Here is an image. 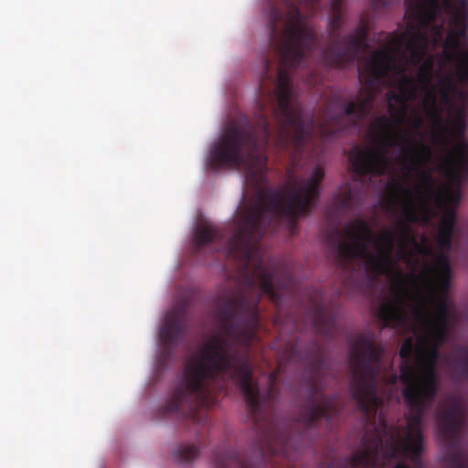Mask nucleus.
Masks as SVG:
<instances>
[{"mask_svg":"<svg viewBox=\"0 0 468 468\" xmlns=\"http://www.w3.org/2000/svg\"><path fill=\"white\" fill-rule=\"evenodd\" d=\"M440 14L434 17L432 25L443 21L442 50L431 54L438 47L429 45L427 53L419 68L432 73H442L447 64L454 63V78L462 88H468V1L437 0ZM415 0H405L406 16L410 21V8Z\"/></svg>","mask_w":468,"mask_h":468,"instance_id":"0eeeda50","label":"nucleus"},{"mask_svg":"<svg viewBox=\"0 0 468 468\" xmlns=\"http://www.w3.org/2000/svg\"><path fill=\"white\" fill-rule=\"evenodd\" d=\"M436 418L447 468H468V442L463 435L468 425V399L461 394L446 395L444 403L436 410Z\"/></svg>","mask_w":468,"mask_h":468,"instance_id":"6e6552de","label":"nucleus"},{"mask_svg":"<svg viewBox=\"0 0 468 468\" xmlns=\"http://www.w3.org/2000/svg\"><path fill=\"white\" fill-rule=\"evenodd\" d=\"M288 180L283 187H320L324 176V170L321 165H316L309 178L298 181L292 169L288 170Z\"/></svg>","mask_w":468,"mask_h":468,"instance_id":"2eb2a0df","label":"nucleus"},{"mask_svg":"<svg viewBox=\"0 0 468 468\" xmlns=\"http://www.w3.org/2000/svg\"><path fill=\"white\" fill-rule=\"evenodd\" d=\"M440 14L434 17L432 25L443 21L442 50L431 54L438 47L429 45L427 53L419 68L432 73H442L447 64L454 63V78L462 88H468V1L437 0ZM415 0H405L406 16L410 21V8Z\"/></svg>","mask_w":468,"mask_h":468,"instance_id":"423d86ee","label":"nucleus"},{"mask_svg":"<svg viewBox=\"0 0 468 468\" xmlns=\"http://www.w3.org/2000/svg\"><path fill=\"white\" fill-rule=\"evenodd\" d=\"M440 8L437 0H415L405 32L388 34L387 48L376 50L358 66L362 88L356 101L344 103L342 112L337 113L332 109L333 101L329 102L324 120L319 124L323 136L346 130V119H352L350 125L356 126L369 115L378 93L388 85L397 86V90L387 93V100L388 112L399 126L408 116L409 103L423 91L422 109L441 143L448 144L450 136L465 133L468 88L460 87L452 72L432 73L419 68L417 76L408 73L422 61L430 44L441 47L443 21L432 25Z\"/></svg>","mask_w":468,"mask_h":468,"instance_id":"f257e3e1","label":"nucleus"},{"mask_svg":"<svg viewBox=\"0 0 468 468\" xmlns=\"http://www.w3.org/2000/svg\"><path fill=\"white\" fill-rule=\"evenodd\" d=\"M279 319H280L279 317H277V318L275 319V324H278V323H279Z\"/></svg>","mask_w":468,"mask_h":468,"instance_id":"4be33fe9","label":"nucleus"},{"mask_svg":"<svg viewBox=\"0 0 468 468\" xmlns=\"http://www.w3.org/2000/svg\"><path fill=\"white\" fill-rule=\"evenodd\" d=\"M308 318L316 334L327 338H333L335 336L337 329L336 317L335 314L327 308L325 303L318 293L311 299Z\"/></svg>","mask_w":468,"mask_h":468,"instance_id":"f8f14e48","label":"nucleus"},{"mask_svg":"<svg viewBox=\"0 0 468 468\" xmlns=\"http://www.w3.org/2000/svg\"><path fill=\"white\" fill-rule=\"evenodd\" d=\"M456 205H446L443 207H434V215L436 210L441 211V220L438 230L437 244L440 248L438 254L449 255V251L452 247V238L456 228Z\"/></svg>","mask_w":468,"mask_h":468,"instance_id":"ddd939ff","label":"nucleus"},{"mask_svg":"<svg viewBox=\"0 0 468 468\" xmlns=\"http://www.w3.org/2000/svg\"><path fill=\"white\" fill-rule=\"evenodd\" d=\"M419 263L418 259H414V265H417Z\"/></svg>","mask_w":468,"mask_h":468,"instance_id":"412c9836","label":"nucleus"},{"mask_svg":"<svg viewBox=\"0 0 468 468\" xmlns=\"http://www.w3.org/2000/svg\"><path fill=\"white\" fill-rule=\"evenodd\" d=\"M392 123L386 115L376 118L370 126V133L375 148L352 147L349 160L356 176L366 178L384 176L391 171V160L388 156L393 147H399V163L409 174L417 172L418 184L414 192L399 179L392 178L388 187L401 204L403 218L410 222L421 221L428 224L434 215V207L446 205H457L461 199V188L468 180V141L462 136H450L448 144H441L433 129V138L441 145L448 147L452 139L458 142L439 158L436 170L441 172L449 184L456 188L452 190L438 185L431 169L427 165L433 158V150L424 143L417 144L402 129H398L396 140L391 134Z\"/></svg>","mask_w":468,"mask_h":468,"instance_id":"f03ea898","label":"nucleus"},{"mask_svg":"<svg viewBox=\"0 0 468 468\" xmlns=\"http://www.w3.org/2000/svg\"><path fill=\"white\" fill-rule=\"evenodd\" d=\"M376 8L386 7L390 4V0H372Z\"/></svg>","mask_w":468,"mask_h":468,"instance_id":"aec40b11","label":"nucleus"},{"mask_svg":"<svg viewBox=\"0 0 468 468\" xmlns=\"http://www.w3.org/2000/svg\"><path fill=\"white\" fill-rule=\"evenodd\" d=\"M446 362L454 380L468 379V346H455L446 356Z\"/></svg>","mask_w":468,"mask_h":468,"instance_id":"4468645a","label":"nucleus"},{"mask_svg":"<svg viewBox=\"0 0 468 468\" xmlns=\"http://www.w3.org/2000/svg\"><path fill=\"white\" fill-rule=\"evenodd\" d=\"M452 267L449 255L437 254L435 265L424 262L422 270L407 274L397 273L390 294L381 303L378 316L384 327H408L415 307L422 302L431 313L432 320L454 323L455 305L448 297Z\"/></svg>","mask_w":468,"mask_h":468,"instance_id":"20e7f679","label":"nucleus"},{"mask_svg":"<svg viewBox=\"0 0 468 468\" xmlns=\"http://www.w3.org/2000/svg\"><path fill=\"white\" fill-rule=\"evenodd\" d=\"M412 317L418 331L416 343L412 337L403 341L399 350V376L392 373L388 382L391 385H396L399 379L404 382L403 375L407 373L410 383L439 390L437 363L441 346L449 340L454 323L432 320L424 302L415 307V316Z\"/></svg>","mask_w":468,"mask_h":468,"instance_id":"39448f33","label":"nucleus"},{"mask_svg":"<svg viewBox=\"0 0 468 468\" xmlns=\"http://www.w3.org/2000/svg\"><path fill=\"white\" fill-rule=\"evenodd\" d=\"M186 305L180 303L170 310L165 322L160 329L159 361L165 364L175 356L174 348L184 337L187 329Z\"/></svg>","mask_w":468,"mask_h":468,"instance_id":"9d476101","label":"nucleus"},{"mask_svg":"<svg viewBox=\"0 0 468 468\" xmlns=\"http://www.w3.org/2000/svg\"><path fill=\"white\" fill-rule=\"evenodd\" d=\"M411 222L404 219L397 223V230L387 228L379 235L373 232L368 221L356 218L343 229L331 228L324 239L337 267L349 277H353L356 265L374 277L395 276L397 282L398 264L400 261H411L408 247L410 243L420 255H433V248L428 237L421 235L419 242L410 227Z\"/></svg>","mask_w":468,"mask_h":468,"instance_id":"7ed1b4c3","label":"nucleus"},{"mask_svg":"<svg viewBox=\"0 0 468 468\" xmlns=\"http://www.w3.org/2000/svg\"><path fill=\"white\" fill-rule=\"evenodd\" d=\"M335 203L338 209L346 211L352 208L354 204V196L350 189L344 193H339L335 197Z\"/></svg>","mask_w":468,"mask_h":468,"instance_id":"6ab92c4d","label":"nucleus"},{"mask_svg":"<svg viewBox=\"0 0 468 468\" xmlns=\"http://www.w3.org/2000/svg\"><path fill=\"white\" fill-rule=\"evenodd\" d=\"M389 115H391V114L389 113ZM388 118L389 119V121H390V122H391V123H392V128H391V131H390V132H391V134H392V136H393V138H394L395 140H396V138H397V132H398V129H399V128H400V129H402L403 131H405V132L409 134L410 138H411V139L415 140V142H416L417 144H420V142H418V141H417V136H420L421 138L423 137V134H422V133H421V132H420V131H421V128H422V125H423V120H422V118H421V116H420V114H416V115H414V117H412V118L410 119V125H411L412 131H413V132H414V133H415V135H414V136H411V134L410 133V132H409L408 130H405V129H403V128H402V125H403L405 122H403L402 124H400V125L399 126L398 124H396V123L394 122L392 116H389V117H388ZM405 120H407V118H406ZM404 122H406V121H404Z\"/></svg>","mask_w":468,"mask_h":468,"instance_id":"dca6fc26","label":"nucleus"},{"mask_svg":"<svg viewBox=\"0 0 468 468\" xmlns=\"http://www.w3.org/2000/svg\"><path fill=\"white\" fill-rule=\"evenodd\" d=\"M313 355L307 366L309 386L308 405L302 410L299 424L305 430H316L323 420L330 421L340 412V403L337 396L324 393V378L329 372V367L324 359V349L314 342Z\"/></svg>","mask_w":468,"mask_h":468,"instance_id":"1a4fd4ad","label":"nucleus"},{"mask_svg":"<svg viewBox=\"0 0 468 468\" xmlns=\"http://www.w3.org/2000/svg\"><path fill=\"white\" fill-rule=\"evenodd\" d=\"M200 450L193 444H181L174 452V458L179 463H189L198 455Z\"/></svg>","mask_w":468,"mask_h":468,"instance_id":"f3484780","label":"nucleus"},{"mask_svg":"<svg viewBox=\"0 0 468 468\" xmlns=\"http://www.w3.org/2000/svg\"><path fill=\"white\" fill-rule=\"evenodd\" d=\"M396 460L395 458H388L381 447V441L379 439L370 440L368 436L363 435L361 445L350 458L346 459L344 463L333 462L331 466L333 468H369V467H381Z\"/></svg>","mask_w":468,"mask_h":468,"instance_id":"9b49d317","label":"nucleus"},{"mask_svg":"<svg viewBox=\"0 0 468 468\" xmlns=\"http://www.w3.org/2000/svg\"><path fill=\"white\" fill-rule=\"evenodd\" d=\"M302 356L300 353V348L298 343H289L281 355L280 364L282 360H286L288 362H296L301 359Z\"/></svg>","mask_w":468,"mask_h":468,"instance_id":"a211bd4d","label":"nucleus"}]
</instances>
